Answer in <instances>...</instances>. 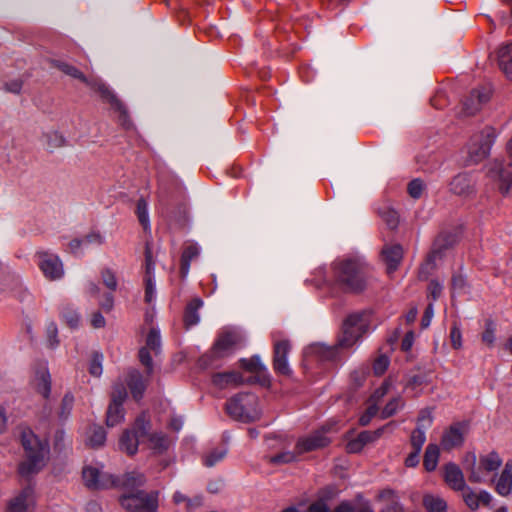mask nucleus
Returning a JSON list of instances; mask_svg holds the SVG:
<instances>
[{"instance_id":"17","label":"nucleus","mask_w":512,"mask_h":512,"mask_svg":"<svg viewBox=\"0 0 512 512\" xmlns=\"http://www.w3.org/2000/svg\"><path fill=\"white\" fill-rule=\"evenodd\" d=\"M460 492L465 505L471 511H477L481 506H488L492 500L491 494L485 490L475 491L466 486Z\"/></svg>"},{"instance_id":"16","label":"nucleus","mask_w":512,"mask_h":512,"mask_svg":"<svg viewBox=\"0 0 512 512\" xmlns=\"http://www.w3.org/2000/svg\"><path fill=\"white\" fill-rule=\"evenodd\" d=\"M467 427L463 423H455L444 431L441 445L444 450L460 447L464 442Z\"/></svg>"},{"instance_id":"18","label":"nucleus","mask_w":512,"mask_h":512,"mask_svg":"<svg viewBox=\"0 0 512 512\" xmlns=\"http://www.w3.org/2000/svg\"><path fill=\"white\" fill-rule=\"evenodd\" d=\"M490 98V90L481 88L473 90L463 103V113L466 116L474 115Z\"/></svg>"},{"instance_id":"64","label":"nucleus","mask_w":512,"mask_h":512,"mask_svg":"<svg viewBox=\"0 0 512 512\" xmlns=\"http://www.w3.org/2000/svg\"><path fill=\"white\" fill-rule=\"evenodd\" d=\"M421 451L414 450L412 453L408 455L405 460V464L408 467H415L419 463V454Z\"/></svg>"},{"instance_id":"36","label":"nucleus","mask_w":512,"mask_h":512,"mask_svg":"<svg viewBox=\"0 0 512 512\" xmlns=\"http://www.w3.org/2000/svg\"><path fill=\"white\" fill-rule=\"evenodd\" d=\"M227 454V448L224 446L211 449L203 455V464L206 467H213L222 461Z\"/></svg>"},{"instance_id":"20","label":"nucleus","mask_w":512,"mask_h":512,"mask_svg":"<svg viewBox=\"0 0 512 512\" xmlns=\"http://www.w3.org/2000/svg\"><path fill=\"white\" fill-rule=\"evenodd\" d=\"M495 483V491L503 497L509 496L512 492V459L508 460L501 473L496 479H493Z\"/></svg>"},{"instance_id":"30","label":"nucleus","mask_w":512,"mask_h":512,"mask_svg":"<svg viewBox=\"0 0 512 512\" xmlns=\"http://www.w3.org/2000/svg\"><path fill=\"white\" fill-rule=\"evenodd\" d=\"M498 60L502 71L512 79V43L499 48Z\"/></svg>"},{"instance_id":"44","label":"nucleus","mask_w":512,"mask_h":512,"mask_svg":"<svg viewBox=\"0 0 512 512\" xmlns=\"http://www.w3.org/2000/svg\"><path fill=\"white\" fill-rule=\"evenodd\" d=\"M403 406V401L400 397H395L390 400L381 411V418L385 419L394 415Z\"/></svg>"},{"instance_id":"28","label":"nucleus","mask_w":512,"mask_h":512,"mask_svg":"<svg viewBox=\"0 0 512 512\" xmlns=\"http://www.w3.org/2000/svg\"><path fill=\"white\" fill-rule=\"evenodd\" d=\"M242 382V376L235 371L217 373L213 376V383L222 389L230 386H237Z\"/></svg>"},{"instance_id":"33","label":"nucleus","mask_w":512,"mask_h":512,"mask_svg":"<svg viewBox=\"0 0 512 512\" xmlns=\"http://www.w3.org/2000/svg\"><path fill=\"white\" fill-rule=\"evenodd\" d=\"M200 253L199 247L195 244H190L185 247L181 257L180 272L182 277H186L190 270L191 261L196 258Z\"/></svg>"},{"instance_id":"62","label":"nucleus","mask_w":512,"mask_h":512,"mask_svg":"<svg viewBox=\"0 0 512 512\" xmlns=\"http://www.w3.org/2000/svg\"><path fill=\"white\" fill-rule=\"evenodd\" d=\"M202 499L201 497H194V498H187L185 503V508L188 512H192L193 510L197 509L201 506Z\"/></svg>"},{"instance_id":"29","label":"nucleus","mask_w":512,"mask_h":512,"mask_svg":"<svg viewBox=\"0 0 512 512\" xmlns=\"http://www.w3.org/2000/svg\"><path fill=\"white\" fill-rule=\"evenodd\" d=\"M422 504L427 512H447L448 504L444 498L436 494H425Z\"/></svg>"},{"instance_id":"22","label":"nucleus","mask_w":512,"mask_h":512,"mask_svg":"<svg viewBox=\"0 0 512 512\" xmlns=\"http://www.w3.org/2000/svg\"><path fill=\"white\" fill-rule=\"evenodd\" d=\"M143 441L144 432L138 434L133 430H127L120 437L119 448L121 451H124L129 455H133L137 452L138 445Z\"/></svg>"},{"instance_id":"19","label":"nucleus","mask_w":512,"mask_h":512,"mask_svg":"<svg viewBox=\"0 0 512 512\" xmlns=\"http://www.w3.org/2000/svg\"><path fill=\"white\" fill-rule=\"evenodd\" d=\"M290 345L287 341H278L274 345V370L282 375H289L291 369L287 361Z\"/></svg>"},{"instance_id":"48","label":"nucleus","mask_w":512,"mask_h":512,"mask_svg":"<svg viewBox=\"0 0 512 512\" xmlns=\"http://www.w3.org/2000/svg\"><path fill=\"white\" fill-rule=\"evenodd\" d=\"M380 215L382 219L386 222V224L389 226V228L394 229L397 227L399 222V216L395 210L391 208H385L383 211L380 212Z\"/></svg>"},{"instance_id":"50","label":"nucleus","mask_w":512,"mask_h":512,"mask_svg":"<svg viewBox=\"0 0 512 512\" xmlns=\"http://www.w3.org/2000/svg\"><path fill=\"white\" fill-rule=\"evenodd\" d=\"M391 386L392 380L391 378H388L378 389L375 390V392L371 395L369 400L372 402H376L378 404L381 401V399L388 393Z\"/></svg>"},{"instance_id":"61","label":"nucleus","mask_w":512,"mask_h":512,"mask_svg":"<svg viewBox=\"0 0 512 512\" xmlns=\"http://www.w3.org/2000/svg\"><path fill=\"white\" fill-rule=\"evenodd\" d=\"M90 323L93 328L98 329L104 327L106 321L104 316L100 312H95L91 316Z\"/></svg>"},{"instance_id":"14","label":"nucleus","mask_w":512,"mask_h":512,"mask_svg":"<svg viewBox=\"0 0 512 512\" xmlns=\"http://www.w3.org/2000/svg\"><path fill=\"white\" fill-rule=\"evenodd\" d=\"M241 340V335L238 332L224 331L215 342L212 353L217 358L226 356L240 344Z\"/></svg>"},{"instance_id":"21","label":"nucleus","mask_w":512,"mask_h":512,"mask_svg":"<svg viewBox=\"0 0 512 512\" xmlns=\"http://www.w3.org/2000/svg\"><path fill=\"white\" fill-rule=\"evenodd\" d=\"M444 479L448 486L455 491H462L466 486H468L465 482L462 471L453 463H449L445 466Z\"/></svg>"},{"instance_id":"59","label":"nucleus","mask_w":512,"mask_h":512,"mask_svg":"<svg viewBox=\"0 0 512 512\" xmlns=\"http://www.w3.org/2000/svg\"><path fill=\"white\" fill-rule=\"evenodd\" d=\"M434 316V309H433V305L432 304H429L426 309H425V312H424V315L421 319V327L423 329L429 327V325L431 324V321H432V318Z\"/></svg>"},{"instance_id":"53","label":"nucleus","mask_w":512,"mask_h":512,"mask_svg":"<svg viewBox=\"0 0 512 512\" xmlns=\"http://www.w3.org/2000/svg\"><path fill=\"white\" fill-rule=\"evenodd\" d=\"M482 341L489 347H492L495 342V325L491 321L486 323L485 331L482 334Z\"/></svg>"},{"instance_id":"24","label":"nucleus","mask_w":512,"mask_h":512,"mask_svg":"<svg viewBox=\"0 0 512 512\" xmlns=\"http://www.w3.org/2000/svg\"><path fill=\"white\" fill-rule=\"evenodd\" d=\"M382 255L387 265V273L391 275L401 263L403 249L400 245L387 246L383 249Z\"/></svg>"},{"instance_id":"13","label":"nucleus","mask_w":512,"mask_h":512,"mask_svg":"<svg viewBox=\"0 0 512 512\" xmlns=\"http://www.w3.org/2000/svg\"><path fill=\"white\" fill-rule=\"evenodd\" d=\"M329 443L330 439L325 435L324 430L316 431L310 435L300 438L297 441L296 452L301 455L326 447Z\"/></svg>"},{"instance_id":"37","label":"nucleus","mask_w":512,"mask_h":512,"mask_svg":"<svg viewBox=\"0 0 512 512\" xmlns=\"http://www.w3.org/2000/svg\"><path fill=\"white\" fill-rule=\"evenodd\" d=\"M439 448L436 444H429L424 454V467L427 471H434L439 460Z\"/></svg>"},{"instance_id":"52","label":"nucleus","mask_w":512,"mask_h":512,"mask_svg":"<svg viewBox=\"0 0 512 512\" xmlns=\"http://www.w3.org/2000/svg\"><path fill=\"white\" fill-rule=\"evenodd\" d=\"M390 363L386 355H379L373 363V371L376 375H382L388 368Z\"/></svg>"},{"instance_id":"12","label":"nucleus","mask_w":512,"mask_h":512,"mask_svg":"<svg viewBox=\"0 0 512 512\" xmlns=\"http://www.w3.org/2000/svg\"><path fill=\"white\" fill-rule=\"evenodd\" d=\"M488 176L497 182L498 189L501 193L506 194L512 191V170L504 168L499 161L491 163L488 170Z\"/></svg>"},{"instance_id":"27","label":"nucleus","mask_w":512,"mask_h":512,"mask_svg":"<svg viewBox=\"0 0 512 512\" xmlns=\"http://www.w3.org/2000/svg\"><path fill=\"white\" fill-rule=\"evenodd\" d=\"M419 421L424 423L423 427L418 426L411 435V445L417 451H421L426 441L425 429L431 424L432 419L430 415H422Z\"/></svg>"},{"instance_id":"1","label":"nucleus","mask_w":512,"mask_h":512,"mask_svg":"<svg viewBox=\"0 0 512 512\" xmlns=\"http://www.w3.org/2000/svg\"><path fill=\"white\" fill-rule=\"evenodd\" d=\"M370 314L366 311L350 314L343 323L342 335L333 347L318 345L316 351L327 359L336 357L338 349H349L368 331Z\"/></svg>"},{"instance_id":"49","label":"nucleus","mask_w":512,"mask_h":512,"mask_svg":"<svg viewBox=\"0 0 512 512\" xmlns=\"http://www.w3.org/2000/svg\"><path fill=\"white\" fill-rule=\"evenodd\" d=\"M102 362H103L102 354L94 353L92 355L90 365H89V372L91 375H93L95 377H99L102 374V371H103Z\"/></svg>"},{"instance_id":"58","label":"nucleus","mask_w":512,"mask_h":512,"mask_svg":"<svg viewBox=\"0 0 512 512\" xmlns=\"http://www.w3.org/2000/svg\"><path fill=\"white\" fill-rule=\"evenodd\" d=\"M102 280L107 288L114 291L117 288V280L114 273L111 270H104L102 272Z\"/></svg>"},{"instance_id":"57","label":"nucleus","mask_w":512,"mask_h":512,"mask_svg":"<svg viewBox=\"0 0 512 512\" xmlns=\"http://www.w3.org/2000/svg\"><path fill=\"white\" fill-rule=\"evenodd\" d=\"M424 189V184L421 180L415 179L411 181L408 185V192L411 197L413 198H419L422 194V191Z\"/></svg>"},{"instance_id":"31","label":"nucleus","mask_w":512,"mask_h":512,"mask_svg":"<svg viewBox=\"0 0 512 512\" xmlns=\"http://www.w3.org/2000/svg\"><path fill=\"white\" fill-rule=\"evenodd\" d=\"M128 385L133 398L136 400L141 399L146 389V383L138 371H132L130 373Z\"/></svg>"},{"instance_id":"54","label":"nucleus","mask_w":512,"mask_h":512,"mask_svg":"<svg viewBox=\"0 0 512 512\" xmlns=\"http://www.w3.org/2000/svg\"><path fill=\"white\" fill-rule=\"evenodd\" d=\"M46 335L48 339L49 346L54 348L58 345V329L57 325L54 322H49L46 325Z\"/></svg>"},{"instance_id":"25","label":"nucleus","mask_w":512,"mask_h":512,"mask_svg":"<svg viewBox=\"0 0 512 512\" xmlns=\"http://www.w3.org/2000/svg\"><path fill=\"white\" fill-rule=\"evenodd\" d=\"M33 386L44 398L49 396L51 391V377L46 366H41L35 372Z\"/></svg>"},{"instance_id":"5","label":"nucleus","mask_w":512,"mask_h":512,"mask_svg":"<svg viewBox=\"0 0 512 512\" xmlns=\"http://www.w3.org/2000/svg\"><path fill=\"white\" fill-rule=\"evenodd\" d=\"M502 462V458L495 451L481 455L478 462L474 453L468 454L465 458V469L469 473V481L471 483L485 482L486 476L496 472L501 467Z\"/></svg>"},{"instance_id":"38","label":"nucleus","mask_w":512,"mask_h":512,"mask_svg":"<svg viewBox=\"0 0 512 512\" xmlns=\"http://www.w3.org/2000/svg\"><path fill=\"white\" fill-rule=\"evenodd\" d=\"M145 481H146V478L142 473L137 472V471H132V472L126 473L123 476V478L121 480V484L124 488L133 490L134 488L144 485Z\"/></svg>"},{"instance_id":"10","label":"nucleus","mask_w":512,"mask_h":512,"mask_svg":"<svg viewBox=\"0 0 512 512\" xmlns=\"http://www.w3.org/2000/svg\"><path fill=\"white\" fill-rule=\"evenodd\" d=\"M37 265L44 277L50 281L60 280L64 276V267L58 255L50 252L36 254Z\"/></svg>"},{"instance_id":"55","label":"nucleus","mask_w":512,"mask_h":512,"mask_svg":"<svg viewBox=\"0 0 512 512\" xmlns=\"http://www.w3.org/2000/svg\"><path fill=\"white\" fill-rule=\"evenodd\" d=\"M450 341L454 349L462 347V333L460 327L454 323L450 331Z\"/></svg>"},{"instance_id":"46","label":"nucleus","mask_w":512,"mask_h":512,"mask_svg":"<svg viewBox=\"0 0 512 512\" xmlns=\"http://www.w3.org/2000/svg\"><path fill=\"white\" fill-rule=\"evenodd\" d=\"M62 317L64 321L72 328H75L80 323L79 313L71 307H65L62 310Z\"/></svg>"},{"instance_id":"47","label":"nucleus","mask_w":512,"mask_h":512,"mask_svg":"<svg viewBox=\"0 0 512 512\" xmlns=\"http://www.w3.org/2000/svg\"><path fill=\"white\" fill-rule=\"evenodd\" d=\"M298 456L299 454H297L295 449L294 451H286L278 455L272 456L270 458V462L273 464L291 463L293 461H296Z\"/></svg>"},{"instance_id":"26","label":"nucleus","mask_w":512,"mask_h":512,"mask_svg":"<svg viewBox=\"0 0 512 512\" xmlns=\"http://www.w3.org/2000/svg\"><path fill=\"white\" fill-rule=\"evenodd\" d=\"M474 184L467 174H459L450 183V189L457 195H468L473 191Z\"/></svg>"},{"instance_id":"43","label":"nucleus","mask_w":512,"mask_h":512,"mask_svg":"<svg viewBox=\"0 0 512 512\" xmlns=\"http://www.w3.org/2000/svg\"><path fill=\"white\" fill-rule=\"evenodd\" d=\"M103 242V237L98 233L89 234L83 239H75L71 241L70 247L72 250L79 248L81 246H87L91 243L101 244Z\"/></svg>"},{"instance_id":"15","label":"nucleus","mask_w":512,"mask_h":512,"mask_svg":"<svg viewBox=\"0 0 512 512\" xmlns=\"http://www.w3.org/2000/svg\"><path fill=\"white\" fill-rule=\"evenodd\" d=\"M155 270V261L153 259V252L151 248V244L149 242H146L145 245V283H146V289H145V300L148 303H151L153 299L155 298L156 289H155V282L153 279V274Z\"/></svg>"},{"instance_id":"9","label":"nucleus","mask_w":512,"mask_h":512,"mask_svg":"<svg viewBox=\"0 0 512 512\" xmlns=\"http://www.w3.org/2000/svg\"><path fill=\"white\" fill-rule=\"evenodd\" d=\"M127 398V391L123 384H115L111 394V402L106 413V424L114 427L124 419L123 403Z\"/></svg>"},{"instance_id":"42","label":"nucleus","mask_w":512,"mask_h":512,"mask_svg":"<svg viewBox=\"0 0 512 512\" xmlns=\"http://www.w3.org/2000/svg\"><path fill=\"white\" fill-rule=\"evenodd\" d=\"M241 364L245 369H247L251 372L262 373V374L267 373V369H266L265 365L261 362V360L258 356L252 357L249 360L243 359L241 361Z\"/></svg>"},{"instance_id":"23","label":"nucleus","mask_w":512,"mask_h":512,"mask_svg":"<svg viewBox=\"0 0 512 512\" xmlns=\"http://www.w3.org/2000/svg\"><path fill=\"white\" fill-rule=\"evenodd\" d=\"M33 504V491L31 488H25L9 502L8 510L10 512H26Z\"/></svg>"},{"instance_id":"39","label":"nucleus","mask_w":512,"mask_h":512,"mask_svg":"<svg viewBox=\"0 0 512 512\" xmlns=\"http://www.w3.org/2000/svg\"><path fill=\"white\" fill-rule=\"evenodd\" d=\"M43 137L45 144L51 150L61 148L66 144V138L57 130H50L46 132Z\"/></svg>"},{"instance_id":"2","label":"nucleus","mask_w":512,"mask_h":512,"mask_svg":"<svg viewBox=\"0 0 512 512\" xmlns=\"http://www.w3.org/2000/svg\"><path fill=\"white\" fill-rule=\"evenodd\" d=\"M368 275V265L360 258L343 259L334 264L335 281L348 292L362 291L366 287Z\"/></svg>"},{"instance_id":"6","label":"nucleus","mask_w":512,"mask_h":512,"mask_svg":"<svg viewBox=\"0 0 512 512\" xmlns=\"http://www.w3.org/2000/svg\"><path fill=\"white\" fill-rule=\"evenodd\" d=\"M226 411L232 418L242 422H253L261 416L257 396L249 393L231 398L226 404Z\"/></svg>"},{"instance_id":"45","label":"nucleus","mask_w":512,"mask_h":512,"mask_svg":"<svg viewBox=\"0 0 512 512\" xmlns=\"http://www.w3.org/2000/svg\"><path fill=\"white\" fill-rule=\"evenodd\" d=\"M367 404L366 411L359 418V422L362 426L368 425L372 418L378 414V404L376 402L368 400Z\"/></svg>"},{"instance_id":"60","label":"nucleus","mask_w":512,"mask_h":512,"mask_svg":"<svg viewBox=\"0 0 512 512\" xmlns=\"http://www.w3.org/2000/svg\"><path fill=\"white\" fill-rule=\"evenodd\" d=\"M149 350L146 347H143L139 351V358L143 365H145L149 370L152 369V358L149 354Z\"/></svg>"},{"instance_id":"4","label":"nucleus","mask_w":512,"mask_h":512,"mask_svg":"<svg viewBox=\"0 0 512 512\" xmlns=\"http://www.w3.org/2000/svg\"><path fill=\"white\" fill-rule=\"evenodd\" d=\"M53 64L66 75L80 80L81 82L85 83L88 87L98 92L100 96L103 98V100L107 101L113 109H115L123 115L126 114V110L122 102L101 80L88 79L80 70L66 62L53 61Z\"/></svg>"},{"instance_id":"41","label":"nucleus","mask_w":512,"mask_h":512,"mask_svg":"<svg viewBox=\"0 0 512 512\" xmlns=\"http://www.w3.org/2000/svg\"><path fill=\"white\" fill-rule=\"evenodd\" d=\"M161 346L160 332L156 328H151L146 337V348L158 353Z\"/></svg>"},{"instance_id":"32","label":"nucleus","mask_w":512,"mask_h":512,"mask_svg":"<svg viewBox=\"0 0 512 512\" xmlns=\"http://www.w3.org/2000/svg\"><path fill=\"white\" fill-rule=\"evenodd\" d=\"M203 306V301L200 298H194L188 305L184 315V322L186 326H194L199 323L200 317L198 310Z\"/></svg>"},{"instance_id":"3","label":"nucleus","mask_w":512,"mask_h":512,"mask_svg":"<svg viewBox=\"0 0 512 512\" xmlns=\"http://www.w3.org/2000/svg\"><path fill=\"white\" fill-rule=\"evenodd\" d=\"M21 442L26 452V460L20 464L19 472L23 476H28L38 472L45 465L48 445L29 429L22 432Z\"/></svg>"},{"instance_id":"51","label":"nucleus","mask_w":512,"mask_h":512,"mask_svg":"<svg viewBox=\"0 0 512 512\" xmlns=\"http://www.w3.org/2000/svg\"><path fill=\"white\" fill-rule=\"evenodd\" d=\"M384 428L377 429L375 431H363L358 435L360 442H362L363 446L368 443L376 441L383 433Z\"/></svg>"},{"instance_id":"56","label":"nucleus","mask_w":512,"mask_h":512,"mask_svg":"<svg viewBox=\"0 0 512 512\" xmlns=\"http://www.w3.org/2000/svg\"><path fill=\"white\" fill-rule=\"evenodd\" d=\"M305 512H331L326 500L318 499L311 503L308 507L305 506Z\"/></svg>"},{"instance_id":"40","label":"nucleus","mask_w":512,"mask_h":512,"mask_svg":"<svg viewBox=\"0 0 512 512\" xmlns=\"http://www.w3.org/2000/svg\"><path fill=\"white\" fill-rule=\"evenodd\" d=\"M136 213L139 219V222L143 226L144 229L150 227V220L148 214V204L145 199L141 198L137 201Z\"/></svg>"},{"instance_id":"7","label":"nucleus","mask_w":512,"mask_h":512,"mask_svg":"<svg viewBox=\"0 0 512 512\" xmlns=\"http://www.w3.org/2000/svg\"><path fill=\"white\" fill-rule=\"evenodd\" d=\"M159 492H127L120 497L121 506L130 512H157Z\"/></svg>"},{"instance_id":"63","label":"nucleus","mask_w":512,"mask_h":512,"mask_svg":"<svg viewBox=\"0 0 512 512\" xmlns=\"http://www.w3.org/2000/svg\"><path fill=\"white\" fill-rule=\"evenodd\" d=\"M363 447L364 446L358 437L347 443V450L350 453H358L363 449Z\"/></svg>"},{"instance_id":"35","label":"nucleus","mask_w":512,"mask_h":512,"mask_svg":"<svg viewBox=\"0 0 512 512\" xmlns=\"http://www.w3.org/2000/svg\"><path fill=\"white\" fill-rule=\"evenodd\" d=\"M106 441V432L101 426H93L90 428L86 442L92 448H99L104 445Z\"/></svg>"},{"instance_id":"34","label":"nucleus","mask_w":512,"mask_h":512,"mask_svg":"<svg viewBox=\"0 0 512 512\" xmlns=\"http://www.w3.org/2000/svg\"><path fill=\"white\" fill-rule=\"evenodd\" d=\"M144 439L148 441V447L155 452H162L169 446L168 438L162 433L145 434Z\"/></svg>"},{"instance_id":"11","label":"nucleus","mask_w":512,"mask_h":512,"mask_svg":"<svg viewBox=\"0 0 512 512\" xmlns=\"http://www.w3.org/2000/svg\"><path fill=\"white\" fill-rule=\"evenodd\" d=\"M82 476L85 485L91 489L109 488L116 484L113 476L104 472L102 466H86Z\"/></svg>"},{"instance_id":"8","label":"nucleus","mask_w":512,"mask_h":512,"mask_svg":"<svg viewBox=\"0 0 512 512\" xmlns=\"http://www.w3.org/2000/svg\"><path fill=\"white\" fill-rule=\"evenodd\" d=\"M495 139V130L486 127L481 132L472 136L468 144V155L471 163H477L486 158Z\"/></svg>"}]
</instances>
